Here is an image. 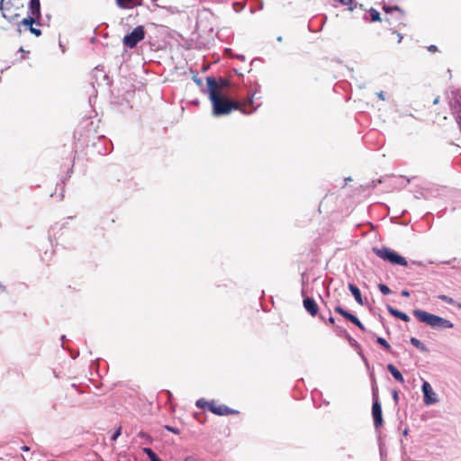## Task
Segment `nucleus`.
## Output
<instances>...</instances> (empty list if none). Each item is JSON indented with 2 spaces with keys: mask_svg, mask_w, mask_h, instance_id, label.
<instances>
[{
  "mask_svg": "<svg viewBox=\"0 0 461 461\" xmlns=\"http://www.w3.org/2000/svg\"><path fill=\"white\" fill-rule=\"evenodd\" d=\"M195 405L200 409H207L210 411L211 402H208L205 399L201 398L196 401Z\"/></svg>",
  "mask_w": 461,
  "mask_h": 461,
  "instance_id": "nucleus-19",
  "label": "nucleus"
},
{
  "mask_svg": "<svg viewBox=\"0 0 461 461\" xmlns=\"http://www.w3.org/2000/svg\"><path fill=\"white\" fill-rule=\"evenodd\" d=\"M37 18H33L32 16H28L22 20L21 23L25 26V29H31L33 26V23L37 21Z\"/></svg>",
  "mask_w": 461,
  "mask_h": 461,
  "instance_id": "nucleus-17",
  "label": "nucleus"
},
{
  "mask_svg": "<svg viewBox=\"0 0 461 461\" xmlns=\"http://www.w3.org/2000/svg\"><path fill=\"white\" fill-rule=\"evenodd\" d=\"M185 461H200V460L194 456H187L185 458Z\"/></svg>",
  "mask_w": 461,
  "mask_h": 461,
  "instance_id": "nucleus-28",
  "label": "nucleus"
},
{
  "mask_svg": "<svg viewBox=\"0 0 461 461\" xmlns=\"http://www.w3.org/2000/svg\"><path fill=\"white\" fill-rule=\"evenodd\" d=\"M210 411L218 416L238 414L239 411L229 408L224 404H219L215 401L211 402Z\"/></svg>",
  "mask_w": 461,
  "mask_h": 461,
  "instance_id": "nucleus-7",
  "label": "nucleus"
},
{
  "mask_svg": "<svg viewBox=\"0 0 461 461\" xmlns=\"http://www.w3.org/2000/svg\"><path fill=\"white\" fill-rule=\"evenodd\" d=\"M387 369L393 376V378L401 384L404 383V378L401 372L392 364L387 365Z\"/></svg>",
  "mask_w": 461,
  "mask_h": 461,
  "instance_id": "nucleus-14",
  "label": "nucleus"
},
{
  "mask_svg": "<svg viewBox=\"0 0 461 461\" xmlns=\"http://www.w3.org/2000/svg\"><path fill=\"white\" fill-rule=\"evenodd\" d=\"M121 434H122V427H119V428L115 430V432L113 433V435L112 436L111 439H112L113 441H115V440L119 438V436H120Z\"/></svg>",
  "mask_w": 461,
  "mask_h": 461,
  "instance_id": "nucleus-25",
  "label": "nucleus"
},
{
  "mask_svg": "<svg viewBox=\"0 0 461 461\" xmlns=\"http://www.w3.org/2000/svg\"><path fill=\"white\" fill-rule=\"evenodd\" d=\"M303 307L308 313H310L312 316H316L318 314L319 306L312 298L306 297L303 299Z\"/></svg>",
  "mask_w": 461,
  "mask_h": 461,
  "instance_id": "nucleus-10",
  "label": "nucleus"
},
{
  "mask_svg": "<svg viewBox=\"0 0 461 461\" xmlns=\"http://www.w3.org/2000/svg\"><path fill=\"white\" fill-rule=\"evenodd\" d=\"M401 294L404 297H409L410 296V292L408 290H402Z\"/></svg>",
  "mask_w": 461,
  "mask_h": 461,
  "instance_id": "nucleus-30",
  "label": "nucleus"
},
{
  "mask_svg": "<svg viewBox=\"0 0 461 461\" xmlns=\"http://www.w3.org/2000/svg\"><path fill=\"white\" fill-rule=\"evenodd\" d=\"M373 251L380 258L393 265H400L402 267H406L408 265L406 259L403 257L396 254L394 251L386 247L374 248Z\"/></svg>",
  "mask_w": 461,
  "mask_h": 461,
  "instance_id": "nucleus-4",
  "label": "nucleus"
},
{
  "mask_svg": "<svg viewBox=\"0 0 461 461\" xmlns=\"http://www.w3.org/2000/svg\"><path fill=\"white\" fill-rule=\"evenodd\" d=\"M22 450L23 451H29L30 447L28 446H23V447H22Z\"/></svg>",
  "mask_w": 461,
  "mask_h": 461,
  "instance_id": "nucleus-34",
  "label": "nucleus"
},
{
  "mask_svg": "<svg viewBox=\"0 0 461 461\" xmlns=\"http://www.w3.org/2000/svg\"><path fill=\"white\" fill-rule=\"evenodd\" d=\"M210 100L212 104V113L215 116L227 115L233 110H240L245 114L252 113L256 108L253 106V95L243 102L232 101L221 95L220 86L214 77H206Z\"/></svg>",
  "mask_w": 461,
  "mask_h": 461,
  "instance_id": "nucleus-1",
  "label": "nucleus"
},
{
  "mask_svg": "<svg viewBox=\"0 0 461 461\" xmlns=\"http://www.w3.org/2000/svg\"><path fill=\"white\" fill-rule=\"evenodd\" d=\"M376 342L380 344L382 347H384V348H385L386 350H390L391 346L384 338L378 337Z\"/></svg>",
  "mask_w": 461,
  "mask_h": 461,
  "instance_id": "nucleus-20",
  "label": "nucleus"
},
{
  "mask_svg": "<svg viewBox=\"0 0 461 461\" xmlns=\"http://www.w3.org/2000/svg\"><path fill=\"white\" fill-rule=\"evenodd\" d=\"M143 452L149 456L150 461H161L151 448L144 447Z\"/></svg>",
  "mask_w": 461,
  "mask_h": 461,
  "instance_id": "nucleus-18",
  "label": "nucleus"
},
{
  "mask_svg": "<svg viewBox=\"0 0 461 461\" xmlns=\"http://www.w3.org/2000/svg\"><path fill=\"white\" fill-rule=\"evenodd\" d=\"M411 343L417 348L424 349L423 344L416 338H411Z\"/></svg>",
  "mask_w": 461,
  "mask_h": 461,
  "instance_id": "nucleus-23",
  "label": "nucleus"
},
{
  "mask_svg": "<svg viewBox=\"0 0 461 461\" xmlns=\"http://www.w3.org/2000/svg\"><path fill=\"white\" fill-rule=\"evenodd\" d=\"M387 311L390 312V314H392L393 316L405 321V322H408L410 321V317L405 313V312H402L399 310H396L394 309L393 307L388 305L387 306Z\"/></svg>",
  "mask_w": 461,
  "mask_h": 461,
  "instance_id": "nucleus-13",
  "label": "nucleus"
},
{
  "mask_svg": "<svg viewBox=\"0 0 461 461\" xmlns=\"http://www.w3.org/2000/svg\"><path fill=\"white\" fill-rule=\"evenodd\" d=\"M423 393V401L426 405H430L437 402V397L433 389L429 382L424 381L421 386Z\"/></svg>",
  "mask_w": 461,
  "mask_h": 461,
  "instance_id": "nucleus-8",
  "label": "nucleus"
},
{
  "mask_svg": "<svg viewBox=\"0 0 461 461\" xmlns=\"http://www.w3.org/2000/svg\"><path fill=\"white\" fill-rule=\"evenodd\" d=\"M217 83L219 84L220 86V90L222 88V87H225L228 86V81L226 79H223V78H220L219 82L217 81Z\"/></svg>",
  "mask_w": 461,
  "mask_h": 461,
  "instance_id": "nucleus-27",
  "label": "nucleus"
},
{
  "mask_svg": "<svg viewBox=\"0 0 461 461\" xmlns=\"http://www.w3.org/2000/svg\"><path fill=\"white\" fill-rule=\"evenodd\" d=\"M438 102V98H436V99L434 100V104H437Z\"/></svg>",
  "mask_w": 461,
  "mask_h": 461,
  "instance_id": "nucleus-35",
  "label": "nucleus"
},
{
  "mask_svg": "<svg viewBox=\"0 0 461 461\" xmlns=\"http://www.w3.org/2000/svg\"><path fill=\"white\" fill-rule=\"evenodd\" d=\"M145 31L144 27L140 25L133 29V31L125 35L122 39L123 45L127 48L132 49L144 39Z\"/></svg>",
  "mask_w": 461,
  "mask_h": 461,
  "instance_id": "nucleus-5",
  "label": "nucleus"
},
{
  "mask_svg": "<svg viewBox=\"0 0 461 461\" xmlns=\"http://www.w3.org/2000/svg\"><path fill=\"white\" fill-rule=\"evenodd\" d=\"M139 437H140V438H147L148 435L145 432L141 431V432L139 433Z\"/></svg>",
  "mask_w": 461,
  "mask_h": 461,
  "instance_id": "nucleus-32",
  "label": "nucleus"
},
{
  "mask_svg": "<svg viewBox=\"0 0 461 461\" xmlns=\"http://www.w3.org/2000/svg\"><path fill=\"white\" fill-rule=\"evenodd\" d=\"M368 13L371 17V22H384V19L381 18L380 13L377 10L370 8Z\"/></svg>",
  "mask_w": 461,
  "mask_h": 461,
  "instance_id": "nucleus-16",
  "label": "nucleus"
},
{
  "mask_svg": "<svg viewBox=\"0 0 461 461\" xmlns=\"http://www.w3.org/2000/svg\"><path fill=\"white\" fill-rule=\"evenodd\" d=\"M334 311L340 314L341 316H343L345 319H347L348 321H351L352 323H354L356 326H357L360 330H366V328L365 326L362 324V322L358 320V318L357 316H355L354 314L347 312L346 310H344L341 306H336L334 308Z\"/></svg>",
  "mask_w": 461,
  "mask_h": 461,
  "instance_id": "nucleus-9",
  "label": "nucleus"
},
{
  "mask_svg": "<svg viewBox=\"0 0 461 461\" xmlns=\"http://www.w3.org/2000/svg\"><path fill=\"white\" fill-rule=\"evenodd\" d=\"M115 2L122 9H131L142 5V0H115Z\"/></svg>",
  "mask_w": 461,
  "mask_h": 461,
  "instance_id": "nucleus-11",
  "label": "nucleus"
},
{
  "mask_svg": "<svg viewBox=\"0 0 461 461\" xmlns=\"http://www.w3.org/2000/svg\"><path fill=\"white\" fill-rule=\"evenodd\" d=\"M428 50H429V52H436V51L438 50V48H437V46H436V45H429V46L428 47Z\"/></svg>",
  "mask_w": 461,
  "mask_h": 461,
  "instance_id": "nucleus-29",
  "label": "nucleus"
},
{
  "mask_svg": "<svg viewBox=\"0 0 461 461\" xmlns=\"http://www.w3.org/2000/svg\"><path fill=\"white\" fill-rule=\"evenodd\" d=\"M196 84L201 85V80H197Z\"/></svg>",
  "mask_w": 461,
  "mask_h": 461,
  "instance_id": "nucleus-36",
  "label": "nucleus"
},
{
  "mask_svg": "<svg viewBox=\"0 0 461 461\" xmlns=\"http://www.w3.org/2000/svg\"><path fill=\"white\" fill-rule=\"evenodd\" d=\"M374 402L372 406V415L374 419V425L375 428H379L383 424L382 407L379 402L378 395L374 392Z\"/></svg>",
  "mask_w": 461,
  "mask_h": 461,
  "instance_id": "nucleus-6",
  "label": "nucleus"
},
{
  "mask_svg": "<svg viewBox=\"0 0 461 461\" xmlns=\"http://www.w3.org/2000/svg\"><path fill=\"white\" fill-rule=\"evenodd\" d=\"M348 289L352 293V294H353L355 300L357 301V303L362 305L363 304V299H362V295H361L360 290L355 285H353V284H349L348 285Z\"/></svg>",
  "mask_w": 461,
  "mask_h": 461,
  "instance_id": "nucleus-15",
  "label": "nucleus"
},
{
  "mask_svg": "<svg viewBox=\"0 0 461 461\" xmlns=\"http://www.w3.org/2000/svg\"><path fill=\"white\" fill-rule=\"evenodd\" d=\"M378 288L380 292L384 295L389 294L391 293V289L386 285L380 284L378 285Z\"/></svg>",
  "mask_w": 461,
  "mask_h": 461,
  "instance_id": "nucleus-22",
  "label": "nucleus"
},
{
  "mask_svg": "<svg viewBox=\"0 0 461 461\" xmlns=\"http://www.w3.org/2000/svg\"><path fill=\"white\" fill-rule=\"evenodd\" d=\"M328 323H330V324L333 325V324L335 323V320H334V318H333V317H330V318L328 319Z\"/></svg>",
  "mask_w": 461,
  "mask_h": 461,
  "instance_id": "nucleus-31",
  "label": "nucleus"
},
{
  "mask_svg": "<svg viewBox=\"0 0 461 461\" xmlns=\"http://www.w3.org/2000/svg\"><path fill=\"white\" fill-rule=\"evenodd\" d=\"M30 32L37 37L41 35V31L33 26L30 29Z\"/></svg>",
  "mask_w": 461,
  "mask_h": 461,
  "instance_id": "nucleus-26",
  "label": "nucleus"
},
{
  "mask_svg": "<svg viewBox=\"0 0 461 461\" xmlns=\"http://www.w3.org/2000/svg\"><path fill=\"white\" fill-rule=\"evenodd\" d=\"M412 313L420 321L426 323L431 328L450 329L454 326L450 321L422 310H414Z\"/></svg>",
  "mask_w": 461,
  "mask_h": 461,
  "instance_id": "nucleus-3",
  "label": "nucleus"
},
{
  "mask_svg": "<svg viewBox=\"0 0 461 461\" xmlns=\"http://www.w3.org/2000/svg\"><path fill=\"white\" fill-rule=\"evenodd\" d=\"M164 428L167 431H170V432H172L174 434H176V435L180 434V429H177V428H175V427H172V426H169V425H166V426H164Z\"/></svg>",
  "mask_w": 461,
  "mask_h": 461,
  "instance_id": "nucleus-24",
  "label": "nucleus"
},
{
  "mask_svg": "<svg viewBox=\"0 0 461 461\" xmlns=\"http://www.w3.org/2000/svg\"><path fill=\"white\" fill-rule=\"evenodd\" d=\"M5 1V0H1L0 1V10H4Z\"/></svg>",
  "mask_w": 461,
  "mask_h": 461,
  "instance_id": "nucleus-33",
  "label": "nucleus"
},
{
  "mask_svg": "<svg viewBox=\"0 0 461 461\" xmlns=\"http://www.w3.org/2000/svg\"><path fill=\"white\" fill-rule=\"evenodd\" d=\"M30 15L33 18H41V4L40 0H31L29 5Z\"/></svg>",
  "mask_w": 461,
  "mask_h": 461,
  "instance_id": "nucleus-12",
  "label": "nucleus"
},
{
  "mask_svg": "<svg viewBox=\"0 0 461 461\" xmlns=\"http://www.w3.org/2000/svg\"><path fill=\"white\" fill-rule=\"evenodd\" d=\"M438 299H440L441 301L448 303V304H456V302L453 298L447 296V295H445V294H441L438 296Z\"/></svg>",
  "mask_w": 461,
  "mask_h": 461,
  "instance_id": "nucleus-21",
  "label": "nucleus"
},
{
  "mask_svg": "<svg viewBox=\"0 0 461 461\" xmlns=\"http://www.w3.org/2000/svg\"><path fill=\"white\" fill-rule=\"evenodd\" d=\"M382 9L385 13L384 22L387 24L388 30L397 36V43L402 41L401 30L408 26L405 12L398 5H389L383 3Z\"/></svg>",
  "mask_w": 461,
  "mask_h": 461,
  "instance_id": "nucleus-2",
  "label": "nucleus"
}]
</instances>
